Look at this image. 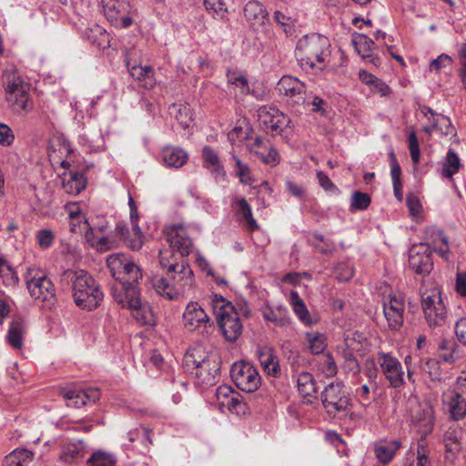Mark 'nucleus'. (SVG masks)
Segmentation results:
<instances>
[{
	"label": "nucleus",
	"instance_id": "62",
	"mask_svg": "<svg viewBox=\"0 0 466 466\" xmlns=\"http://www.w3.org/2000/svg\"><path fill=\"white\" fill-rule=\"evenodd\" d=\"M206 9L210 12L214 16H223L226 9L221 0H204Z\"/></svg>",
	"mask_w": 466,
	"mask_h": 466
},
{
	"label": "nucleus",
	"instance_id": "17",
	"mask_svg": "<svg viewBox=\"0 0 466 466\" xmlns=\"http://www.w3.org/2000/svg\"><path fill=\"white\" fill-rule=\"evenodd\" d=\"M167 241L173 250L179 252L181 257L188 256L193 248L191 238L182 225H173L166 228Z\"/></svg>",
	"mask_w": 466,
	"mask_h": 466
},
{
	"label": "nucleus",
	"instance_id": "28",
	"mask_svg": "<svg viewBox=\"0 0 466 466\" xmlns=\"http://www.w3.org/2000/svg\"><path fill=\"white\" fill-rule=\"evenodd\" d=\"M56 147H58V151L65 155L66 159L62 160L60 162V166L64 168H67L70 167L71 160V155L73 154V149L70 146V143L67 139H66L63 137H57L55 138V140L52 142L51 146L49 147V157H54L53 154L56 153Z\"/></svg>",
	"mask_w": 466,
	"mask_h": 466
},
{
	"label": "nucleus",
	"instance_id": "9",
	"mask_svg": "<svg viewBox=\"0 0 466 466\" xmlns=\"http://www.w3.org/2000/svg\"><path fill=\"white\" fill-rule=\"evenodd\" d=\"M25 279L31 297L41 301L44 309H54L57 299L52 280L37 268H28Z\"/></svg>",
	"mask_w": 466,
	"mask_h": 466
},
{
	"label": "nucleus",
	"instance_id": "63",
	"mask_svg": "<svg viewBox=\"0 0 466 466\" xmlns=\"http://www.w3.org/2000/svg\"><path fill=\"white\" fill-rule=\"evenodd\" d=\"M15 140V135L12 129L4 123L0 122V145L7 147L13 144Z\"/></svg>",
	"mask_w": 466,
	"mask_h": 466
},
{
	"label": "nucleus",
	"instance_id": "59",
	"mask_svg": "<svg viewBox=\"0 0 466 466\" xmlns=\"http://www.w3.org/2000/svg\"><path fill=\"white\" fill-rule=\"evenodd\" d=\"M254 155H257L265 164L274 166L279 163V154L277 150L272 147L268 149L265 148L264 151H254Z\"/></svg>",
	"mask_w": 466,
	"mask_h": 466
},
{
	"label": "nucleus",
	"instance_id": "52",
	"mask_svg": "<svg viewBox=\"0 0 466 466\" xmlns=\"http://www.w3.org/2000/svg\"><path fill=\"white\" fill-rule=\"evenodd\" d=\"M319 369L327 377H333L338 372L334 358L330 353H325L319 360Z\"/></svg>",
	"mask_w": 466,
	"mask_h": 466
},
{
	"label": "nucleus",
	"instance_id": "19",
	"mask_svg": "<svg viewBox=\"0 0 466 466\" xmlns=\"http://www.w3.org/2000/svg\"><path fill=\"white\" fill-rule=\"evenodd\" d=\"M183 320L185 327L189 330H195L199 328L206 329L208 326H212V322L208 314L200 305L195 301H191L187 305L183 313Z\"/></svg>",
	"mask_w": 466,
	"mask_h": 466
},
{
	"label": "nucleus",
	"instance_id": "2",
	"mask_svg": "<svg viewBox=\"0 0 466 466\" xmlns=\"http://www.w3.org/2000/svg\"><path fill=\"white\" fill-rule=\"evenodd\" d=\"M63 280L72 283L73 299L82 309L93 310L103 300L104 294L99 284L83 269H67L62 274Z\"/></svg>",
	"mask_w": 466,
	"mask_h": 466
},
{
	"label": "nucleus",
	"instance_id": "30",
	"mask_svg": "<svg viewBox=\"0 0 466 466\" xmlns=\"http://www.w3.org/2000/svg\"><path fill=\"white\" fill-rule=\"evenodd\" d=\"M449 411L454 420H461L466 415V400L459 393H451L447 396Z\"/></svg>",
	"mask_w": 466,
	"mask_h": 466
},
{
	"label": "nucleus",
	"instance_id": "7",
	"mask_svg": "<svg viewBox=\"0 0 466 466\" xmlns=\"http://www.w3.org/2000/svg\"><path fill=\"white\" fill-rule=\"evenodd\" d=\"M106 264L112 277L118 281V284L112 286L117 289V293L126 295L127 289H137L139 279H142L140 268L134 263L127 256L116 253L108 256Z\"/></svg>",
	"mask_w": 466,
	"mask_h": 466
},
{
	"label": "nucleus",
	"instance_id": "47",
	"mask_svg": "<svg viewBox=\"0 0 466 466\" xmlns=\"http://www.w3.org/2000/svg\"><path fill=\"white\" fill-rule=\"evenodd\" d=\"M343 359V367L347 371L358 374L360 371V366L352 351L348 346L341 351Z\"/></svg>",
	"mask_w": 466,
	"mask_h": 466
},
{
	"label": "nucleus",
	"instance_id": "11",
	"mask_svg": "<svg viewBox=\"0 0 466 466\" xmlns=\"http://www.w3.org/2000/svg\"><path fill=\"white\" fill-rule=\"evenodd\" d=\"M112 296L116 303L123 308L132 310L134 319L142 326H153L155 324L154 314L147 304H143L140 299L138 289H127L126 295L117 293V289L113 288Z\"/></svg>",
	"mask_w": 466,
	"mask_h": 466
},
{
	"label": "nucleus",
	"instance_id": "8",
	"mask_svg": "<svg viewBox=\"0 0 466 466\" xmlns=\"http://www.w3.org/2000/svg\"><path fill=\"white\" fill-rule=\"evenodd\" d=\"M212 308L217 316L218 325L225 339L228 341H236L243 330L238 313L231 302L221 295H214Z\"/></svg>",
	"mask_w": 466,
	"mask_h": 466
},
{
	"label": "nucleus",
	"instance_id": "56",
	"mask_svg": "<svg viewBox=\"0 0 466 466\" xmlns=\"http://www.w3.org/2000/svg\"><path fill=\"white\" fill-rule=\"evenodd\" d=\"M317 178L319 186L327 192L332 195H339V189L329 179V177L323 171H317Z\"/></svg>",
	"mask_w": 466,
	"mask_h": 466
},
{
	"label": "nucleus",
	"instance_id": "31",
	"mask_svg": "<svg viewBox=\"0 0 466 466\" xmlns=\"http://www.w3.org/2000/svg\"><path fill=\"white\" fill-rule=\"evenodd\" d=\"M390 175L392 179V185H393V192L395 198L400 202L403 198L402 196V184L400 180V175L401 170L400 167L397 161V157L393 152V150L390 153Z\"/></svg>",
	"mask_w": 466,
	"mask_h": 466
},
{
	"label": "nucleus",
	"instance_id": "34",
	"mask_svg": "<svg viewBox=\"0 0 466 466\" xmlns=\"http://www.w3.org/2000/svg\"><path fill=\"white\" fill-rule=\"evenodd\" d=\"M263 318L277 326L284 327L289 324V318L286 309L278 307L276 309L266 308L262 311Z\"/></svg>",
	"mask_w": 466,
	"mask_h": 466
},
{
	"label": "nucleus",
	"instance_id": "41",
	"mask_svg": "<svg viewBox=\"0 0 466 466\" xmlns=\"http://www.w3.org/2000/svg\"><path fill=\"white\" fill-rule=\"evenodd\" d=\"M353 45L357 52L363 57L369 58L371 56L372 47L374 46V42L365 35H358L352 39Z\"/></svg>",
	"mask_w": 466,
	"mask_h": 466
},
{
	"label": "nucleus",
	"instance_id": "38",
	"mask_svg": "<svg viewBox=\"0 0 466 466\" xmlns=\"http://www.w3.org/2000/svg\"><path fill=\"white\" fill-rule=\"evenodd\" d=\"M86 187V177L82 173L73 172L70 173V177L67 181L63 182V187L68 194L76 195L80 193Z\"/></svg>",
	"mask_w": 466,
	"mask_h": 466
},
{
	"label": "nucleus",
	"instance_id": "48",
	"mask_svg": "<svg viewBox=\"0 0 466 466\" xmlns=\"http://www.w3.org/2000/svg\"><path fill=\"white\" fill-rule=\"evenodd\" d=\"M227 78L228 84L234 86L236 88H238L239 93L241 95H247L249 93V86L247 78L236 72H228L227 74Z\"/></svg>",
	"mask_w": 466,
	"mask_h": 466
},
{
	"label": "nucleus",
	"instance_id": "57",
	"mask_svg": "<svg viewBox=\"0 0 466 466\" xmlns=\"http://www.w3.org/2000/svg\"><path fill=\"white\" fill-rule=\"evenodd\" d=\"M232 157L235 160L237 167V174L239 177L240 181L244 184L251 185L253 179L250 176V169L248 168V167L243 164L240 161V159L237 157L235 155H233Z\"/></svg>",
	"mask_w": 466,
	"mask_h": 466
},
{
	"label": "nucleus",
	"instance_id": "15",
	"mask_svg": "<svg viewBox=\"0 0 466 466\" xmlns=\"http://www.w3.org/2000/svg\"><path fill=\"white\" fill-rule=\"evenodd\" d=\"M258 117L259 126L272 136L281 135L289 123V118L272 105L260 106Z\"/></svg>",
	"mask_w": 466,
	"mask_h": 466
},
{
	"label": "nucleus",
	"instance_id": "60",
	"mask_svg": "<svg viewBox=\"0 0 466 466\" xmlns=\"http://www.w3.org/2000/svg\"><path fill=\"white\" fill-rule=\"evenodd\" d=\"M82 456V451H80L76 445H68L64 448L60 458L66 463H72L75 460Z\"/></svg>",
	"mask_w": 466,
	"mask_h": 466
},
{
	"label": "nucleus",
	"instance_id": "61",
	"mask_svg": "<svg viewBox=\"0 0 466 466\" xmlns=\"http://www.w3.org/2000/svg\"><path fill=\"white\" fill-rule=\"evenodd\" d=\"M55 235L50 229H41L36 233L38 245L42 248H48L54 242Z\"/></svg>",
	"mask_w": 466,
	"mask_h": 466
},
{
	"label": "nucleus",
	"instance_id": "35",
	"mask_svg": "<svg viewBox=\"0 0 466 466\" xmlns=\"http://www.w3.org/2000/svg\"><path fill=\"white\" fill-rule=\"evenodd\" d=\"M297 387L303 397H309L317 392L313 375L309 372L304 371L299 374Z\"/></svg>",
	"mask_w": 466,
	"mask_h": 466
},
{
	"label": "nucleus",
	"instance_id": "44",
	"mask_svg": "<svg viewBox=\"0 0 466 466\" xmlns=\"http://www.w3.org/2000/svg\"><path fill=\"white\" fill-rule=\"evenodd\" d=\"M461 431H457L454 429H449L444 435V444L446 451L450 453L455 454L460 451L461 449V445L460 442L459 434Z\"/></svg>",
	"mask_w": 466,
	"mask_h": 466
},
{
	"label": "nucleus",
	"instance_id": "37",
	"mask_svg": "<svg viewBox=\"0 0 466 466\" xmlns=\"http://www.w3.org/2000/svg\"><path fill=\"white\" fill-rule=\"evenodd\" d=\"M33 452L25 449L15 450L5 459V466H25L33 459Z\"/></svg>",
	"mask_w": 466,
	"mask_h": 466
},
{
	"label": "nucleus",
	"instance_id": "26",
	"mask_svg": "<svg viewBox=\"0 0 466 466\" xmlns=\"http://www.w3.org/2000/svg\"><path fill=\"white\" fill-rule=\"evenodd\" d=\"M258 360L264 370L272 376H277L279 372L278 357L270 348L259 349L257 351Z\"/></svg>",
	"mask_w": 466,
	"mask_h": 466
},
{
	"label": "nucleus",
	"instance_id": "53",
	"mask_svg": "<svg viewBox=\"0 0 466 466\" xmlns=\"http://www.w3.org/2000/svg\"><path fill=\"white\" fill-rule=\"evenodd\" d=\"M221 406L227 407L231 412L236 414H244L246 410V403H244L238 393L234 392L232 398L227 401H221Z\"/></svg>",
	"mask_w": 466,
	"mask_h": 466
},
{
	"label": "nucleus",
	"instance_id": "40",
	"mask_svg": "<svg viewBox=\"0 0 466 466\" xmlns=\"http://www.w3.org/2000/svg\"><path fill=\"white\" fill-rule=\"evenodd\" d=\"M202 157L206 167L212 172L220 174L223 173V167L217 153L208 146L204 147L202 150Z\"/></svg>",
	"mask_w": 466,
	"mask_h": 466
},
{
	"label": "nucleus",
	"instance_id": "49",
	"mask_svg": "<svg viewBox=\"0 0 466 466\" xmlns=\"http://www.w3.org/2000/svg\"><path fill=\"white\" fill-rule=\"evenodd\" d=\"M403 312L393 307H384V315L391 329H399L403 323Z\"/></svg>",
	"mask_w": 466,
	"mask_h": 466
},
{
	"label": "nucleus",
	"instance_id": "42",
	"mask_svg": "<svg viewBox=\"0 0 466 466\" xmlns=\"http://www.w3.org/2000/svg\"><path fill=\"white\" fill-rule=\"evenodd\" d=\"M309 349L312 354L318 355L324 352L327 348L326 337L321 333H308L307 334Z\"/></svg>",
	"mask_w": 466,
	"mask_h": 466
},
{
	"label": "nucleus",
	"instance_id": "27",
	"mask_svg": "<svg viewBox=\"0 0 466 466\" xmlns=\"http://www.w3.org/2000/svg\"><path fill=\"white\" fill-rule=\"evenodd\" d=\"M164 163L171 167L178 168L182 167L188 158L185 150L179 147H167L162 152Z\"/></svg>",
	"mask_w": 466,
	"mask_h": 466
},
{
	"label": "nucleus",
	"instance_id": "12",
	"mask_svg": "<svg viewBox=\"0 0 466 466\" xmlns=\"http://www.w3.org/2000/svg\"><path fill=\"white\" fill-rule=\"evenodd\" d=\"M183 362L186 370L198 378L201 383H212L218 370L213 357H202L198 350L187 353Z\"/></svg>",
	"mask_w": 466,
	"mask_h": 466
},
{
	"label": "nucleus",
	"instance_id": "4",
	"mask_svg": "<svg viewBox=\"0 0 466 466\" xmlns=\"http://www.w3.org/2000/svg\"><path fill=\"white\" fill-rule=\"evenodd\" d=\"M3 83L5 100L14 113L24 116L34 108V102L29 94L30 86L16 69L5 70L3 74Z\"/></svg>",
	"mask_w": 466,
	"mask_h": 466
},
{
	"label": "nucleus",
	"instance_id": "16",
	"mask_svg": "<svg viewBox=\"0 0 466 466\" xmlns=\"http://www.w3.org/2000/svg\"><path fill=\"white\" fill-rule=\"evenodd\" d=\"M279 92L286 97V102L294 106L305 102V85L296 77L284 76L280 78L277 86Z\"/></svg>",
	"mask_w": 466,
	"mask_h": 466
},
{
	"label": "nucleus",
	"instance_id": "36",
	"mask_svg": "<svg viewBox=\"0 0 466 466\" xmlns=\"http://www.w3.org/2000/svg\"><path fill=\"white\" fill-rule=\"evenodd\" d=\"M427 218V212L420 199L410 194V219L416 224H422Z\"/></svg>",
	"mask_w": 466,
	"mask_h": 466
},
{
	"label": "nucleus",
	"instance_id": "64",
	"mask_svg": "<svg viewBox=\"0 0 466 466\" xmlns=\"http://www.w3.org/2000/svg\"><path fill=\"white\" fill-rule=\"evenodd\" d=\"M452 63V58L446 54H441L436 59H433L431 62V69L434 71H439L442 67H447L451 66Z\"/></svg>",
	"mask_w": 466,
	"mask_h": 466
},
{
	"label": "nucleus",
	"instance_id": "51",
	"mask_svg": "<svg viewBox=\"0 0 466 466\" xmlns=\"http://www.w3.org/2000/svg\"><path fill=\"white\" fill-rule=\"evenodd\" d=\"M410 155L414 164H418L420 160L427 162L426 154H422V150L419 147V140L414 132H410Z\"/></svg>",
	"mask_w": 466,
	"mask_h": 466
},
{
	"label": "nucleus",
	"instance_id": "18",
	"mask_svg": "<svg viewBox=\"0 0 466 466\" xmlns=\"http://www.w3.org/2000/svg\"><path fill=\"white\" fill-rule=\"evenodd\" d=\"M416 117L420 120L422 117L429 120L430 124L423 126V131L431 133L434 128H439L446 136L454 135V127L451 126L450 118L435 113L427 106H420L416 112Z\"/></svg>",
	"mask_w": 466,
	"mask_h": 466
},
{
	"label": "nucleus",
	"instance_id": "45",
	"mask_svg": "<svg viewBox=\"0 0 466 466\" xmlns=\"http://www.w3.org/2000/svg\"><path fill=\"white\" fill-rule=\"evenodd\" d=\"M114 455L105 451H96L87 460L88 466H115Z\"/></svg>",
	"mask_w": 466,
	"mask_h": 466
},
{
	"label": "nucleus",
	"instance_id": "23",
	"mask_svg": "<svg viewBox=\"0 0 466 466\" xmlns=\"http://www.w3.org/2000/svg\"><path fill=\"white\" fill-rule=\"evenodd\" d=\"M244 15L252 25H263L268 19L266 8L257 0H251L246 4Z\"/></svg>",
	"mask_w": 466,
	"mask_h": 466
},
{
	"label": "nucleus",
	"instance_id": "46",
	"mask_svg": "<svg viewBox=\"0 0 466 466\" xmlns=\"http://www.w3.org/2000/svg\"><path fill=\"white\" fill-rule=\"evenodd\" d=\"M238 211L241 214L242 218L247 222L248 228L250 231H254L258 228L256 220L252 217V211L249 204L245 198H241L237 202Z\"/></svg>",
	"mask_w": 466,
	"mask_h": 466
},
{
	"label": "nucleus",
	"instance_id": "24",
	"mask_svg": "<svg viewBox=\"0 0 466 466\" xmlns=\"http://www.w3.org/2000/svg\"><path fill=\"white\" fill-rule=\"evenodd\" d=\"M26 332V323L24 318L15 317L10 323L7 340L14 349H22Z\"/></svg>",
	"mask_w": 466,
	"mask_h": 466
},
{
	"label": "nucleus",
	"instance_id": "5",
	"mask_svg": "<svg viewBox=\"0 0 466 466\" xmlns=\"http://www.w3.org/2000/svg\"><path fill=\"white\" fill-rule=\"evenodd\" d=\"M329 40L328 37L311 34L301 37L296 46L295 55L304 69H311L319 64V69L325 66L326 57L329 56Z\"/></svg>",
	"mask_w": 466,
	"mask_h": 466
},
{
	"label": "nucleus",
	"instance_id": "32",
	"mask_svg": "<svg viewBox=\"0 0 466 466\" xmlns=\"http://www.w3.org/2000/svg\"><path fill=\"white\" fill-rule=\"evenodd\" d=\"M456 347V343L452 339H441L438 343L439 358L447 363H454L458 359Z\"/></svg>",
	"mask_w": 466,
	"mask_h": 466
},
{
	"label": "nucleus",
	"instance_id": "3",
	"mask_svg": "<svg viewBox=\"0 0 466 466\" xmlns=\"http://www.w3.org/2000/svg\"><path fill=\"white\" fill-rule=\"evenodd\" d=\"M194 282L193 271L184 260L181 263L168 265L165 277L156 278L153 281L156 291L173 299L180 293L189 290Z\"/></svg>",
	"mask_w": 466,
	"mask_h": 466
},
{
	"label": "nucleus",
	"instance_id": "14",
	"mask_svg": "<svg viewBox=\"0 0 466 466\" xmlns=\"http://www.w3.org/2000/svg\"><path fill=\"white\" fill-rule=\"evenodd\" d=\"M105 15L116 28H127L133 23L128 0H102Z\"/></svg>",
	"mask_w": 466,
	"mask_h": 466
},
{
	"label": "nucleus",
	"instance_id": "33",
	"mask_svg": "<svg viewBox=\"0 0 466 466\" xmlns=\"http://www.w3.org/2000/svg\"><path fill=\"white\" fill-rule=\"evenodd\" d=\"M461 161L458 155L450 149L443 160L441 175L446 178H452L453 175L459 172Z\"/></svg>",
	"mask_w": 466,
	"mask_h": 466
},
{
	"label": "nucleus",
	"instance_id": "50",
	"mask_svg": "<svg viewBox=\"0 0 466 466\" xmlns=\"http://www.w3.org/2000/svg\"><path fill=\"white\" fill-rule=\"evenodd\" d=\"M312 245L317 248L320 253L329 255L331 254L335 250V244L332 240L324 238V236L320 234L313 235V242Z\"/></svg>",
	"mask_w": 466,
	"mask_h": 466
},
{
	"label": "nucleus",
	"instance_id": "29",
	"mask_svg": "<svg viewBox=\"0 0 466 466\" xmlns=\"http://www.w3.org/2000/svg\"><path fill=\"white\" fill-rule=\"evenodd\" d=\"M130 76L140 82L145 88H151L155 84L153 77V69L151 66H133L128 68Z\"/></svg>",
	"mask_w": 466,
	"mask_h": 466
},
{
	"label": "nucleus",
	"instance_id": "20",
	"mask_svg": "<svg viewBox=\"0 0 466 466\" xmlns=\"http://www.w3.org/2000/svg\"><path fill=\"white\" fill-rule=\"evenodd\" d=\"M68 407L80 408L88 402H96L99 400L98 389H87L86 390H65L61 392Z\"/></svg>",
	"mask_w": 466,
	"mask_h": 466
},
{
	"label": "nucleus",
	"instance_id": "10",
	"mask_svg": "<svg viewBox=\"0 0 466 466\" xmlns=\"http://www.w3.org/2000/svg\"><path fill=\"white\" fill-rule=\"evenodd\" d=\"M321 401L330 417L342 418L347 415L350 406V398L343 382H331L321 392Z\"/></svg>",
	"mask_w": 466,
	"mask_h": 466
},
{
	"label": "nucleus",
	"instance_id": "43",
	"mask_svg": "<svg viewBox=\"0 0 466 466\" xmlns=\"http://www.w3.org/2000/svg\"><path fill=\"white\" fill-rule=\"evenodd\" d=\"M290 299H291L293 309H294L295 313L298 315V317L299 318V319L305 324L310 323L309 313L302 299L299 298V294L295 291H291Z\"/></svg>",
	"mask_w": 466,
	"mask_h": 466
},
{
	"label": "nucleus",
	"instance_id": "22",
	"mask_svg": "<svg viewBox=\"0 0 466 466\" xmlns=\"http://www.w3.org/2000/svg\"><path fill=\"white\" fill-rule=\"evenodd\" d=\"M415 420L419 427V432L422 437L431 432L433 428V410L429 401H424L419 405L415 410Z\"/></svg>",
	"mask_w": 466,
	"mask_h": 466
},
{
	"label": "nucleus",
	"instance_id": "54",
	"mask_svg": "<svg viewBox=\"0 0 466 466\" xmlns=\"http://www.w3.org/2000/svg\"><path fill=\"white\" fill-rule=\"evenodd\" d=\"M131 223L132 230L134 232V238L127 239V245L133 250H138L139 248H141L143 245V234L137 224V218H134V220H131Z\"/></svg>",
	"mask_w": 466,
	"mask_h": 466
},
{
	"label": "nucleus",
	"instance_id": "6",
	"mask_svg": "<svg viewBox=\"0 0 466 466\" xmlns=\"http://www.w3.org/2000/svg\"><path fill=\"white\" fill-rule=\"evenodd\" d=\"M420 295L422 311L429 327H443L447 322V309L440 288L431 279H423Z\"/></svg>",
	"mask_w": 466,
	"mask_h": 466
},
{
	"label": "nucleus",
	"instance_id": "55",
	"mask_svg": "<svg viewBox=\"0 0 466 466\" xmlns=\"http://www.w3.org/2000/svg\"><path fill=\"white\" fill-rule=\"evenodd\" d=\"M370 204V197L367 193L355 191L351 197V208L365 210Z\"/></svg>",
	"mask_w": 466,
	"mask_h": 466
},
{
	"label": "nucleus",
	"instance_id": "21",
	"mask_svg": "<svg viewBox=\"0 0 466 466\" xmlns=\"http://www.w3.org/2000/svg\"><path fill=\"white\" fill-rule=\"evenodd\" d=\"M380 364L390 385L397 388L403 384L401 367L400 362L388 354H381Z\"/></svg>",
	"mask_w": 466,
	"mask_h": 466
},
{
	"label": "nucleus",
	"instance_id": "25",
	"mask_svg": "<svg viewBox=\"0 0 466 466\" xmlns=\"http://www.w3.org/2000/svg\"><path fill=\"white\" fill-rule=\"evenodd\" d=\"M400 448V443L398 441H379L374 446V453L380 463L387 464L393 459Z\"/></svg>",
	"mask_w": 466,
	"mask_h": 466
},
{
	"label": "nucleus",
	"instance_id": "39",
	"mask_svg": "<svg viewBox=\"0 0 466 466\" xmlns=\"http://www.w3.org/2000/svg\"><path fill=\"white\" fill-rule=\"evenodd\" d=\"M171 114L175 116L177 123L184 128L189 127L192 122V114L187 105H173Z\"/></svg>",
	"mask_w": 466,
	"mask_h": 466
},
{
	"label": "nucleus",
	"instance_id": "58",
	"mask_svg": "<svg viewBox=\"0 0 466 466\" xmlns=\"http://www.w3.org/2000/svg\"><path fill=\"white\" fill-rule=\"evenodd\" d=\"M353 268L346 263H339L334 269V274L339 281H349L353 277Z\"/></svg>",
	"mask_w": 466,
	"mask_h": 466
},
{
	"label": "nucleus",
	"instance_id": "1",
	"mask_svg": "<svg viewBox=\"0 0 466 466\" xmlns=\"http://www.w3.org/2000/svg\"><path fill=\"white\" fill-rule=\"evenodd\" d=\"M419 244H413L410 248V266L412 267L417 274H429L433 268L431 259L432 248L441 258L445 260L450 257L449 239L443 230L435 227L429 226L423 229V236Z\"/></svg>",
	"mask_w": 466,
	"mask_h": 466
},
{
	"label": "nucleus",
	"instance_id": "13",
	"mask_svg": "<svg viewBox=\"0 0 466 466\" xmlns=\"http://www.w3.org/2000/svg\"><path fill=\"white\" fill-rule=\"evenodd\" d=\"M230 376L235 385L246 392H254L261 383L258 370L245 361L235 362L231 367Z\"/></svg>",
	"mask_w": 466,
	"mask_h": 466
}]
</instances>
